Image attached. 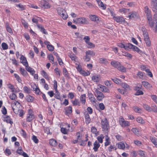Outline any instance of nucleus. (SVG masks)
I'll return each mask as SVG.
<instances>
[{"label": "nucleus", "instance_id": "c03bdc74", "mask_svg": "<svg viewBox=\"0 0 157 157\" xmlns=\"http://www.w3.org/2000/svg\"><path fill=\"white\" fill-rule=\"evenodd\" d=\"M120 85L124 89H128L129 88V85L126 83L121 82V83L120 84Z\"/></svg>", "mask_w": 157, "mask_h": 157}, {"label": "nucleus", "instance_id": "f03ea898", "mask_svg": "<svg viewBox=\"0 0 157 157\" xmlns=\"http://www.w3.org/2000/svg\"><path fill=\"white\" fill-rule=\"evenodd\" d=\"M111 64L114 67L117 68L119 71L123 72L126 71V68L122 65L120 63L115 61L111 62Z\"/></svg>", "mask_w": 157, "mask_h": 157}, {"label": "nucleus", "instance_id": "052dcab7", "mask_svg": "<svg viewBox=\"0 0 157 157\" xmlns=\"http://www.w3.org/2000/svg\"><path fill=\"white\" fill-rule=\"evenodd\" d=\"M47 48L48 50L50 51H53L54 49V47L51 44L48 45Z\"/></svg>", "mask_w": 157, "mask_h": 157}, {"label": "nucleus", "instance_id": "37998d69", "mask_svg": "<svg viewBox=\"0 0 157 157\" xmlns=\"http://www.w3.org/2000/svg\"><path fill=\"white\" fill-rule=\"evenodd\" d=\"M75 34L76 36V38H78L80 39H82L83 36V35L78 32L75 33Z\"/></svg>", "mask_w": 157, "mask_h": 157}, {"label": "nucleus", "instance_id": "13d9d810", "mask_svg": "<svg viewBox=\"0 0 157 157\" xmlns=\"http://www.w3.org/2000/svg\"><path fill=\"white\" fill-rule=\"evenodd\" d=\"M63 74L66 77H68L69 75L67 71L66 68H64L63 69Z\"/></svg>", "mask_w": 157, "mask_h": 157}, {"label": "nucleus", "instance_id": "8fccbe9b", "mask_svg": "<svg viewBox=\"0 0 157 157\" xmlns=\"http://www.w3.org/2000/svg\"><path fill=\"white\" fill-rule=\"evenodd\" d=\"M140 69L142 70L145 71L146 72L149 71V69H148L145 66L141 65L140 67Z\"/></svg>", "mask_w": 157, "mask_h": 157}, {"label": "nucleus", "instance_id": "1a4fd4ad", "mask_svg": "<svg viewBox=\"0 0 157 157\" xmlns=\"http://www.w3.org/2000/svg\"><path fill=\"white\" fill-rule=\"evenodd\" d=\"M128 47H129L128 48L132 49L134 51H136L138 53H140L141 52V51L137 47L131 44L128 43Z\"/></svg>", "mask_w": 157, "mask_h": 157}, {"label": "nucleus", "instance_id": "b1692460", "mask_svg": "<svg viewBox=\"0 0 157 157\" xmlns=\"http://www.w3.org/2000/svg\"><path fill=\"white\" fill-rule=\"evenodd\" d=\"M99 62L100 63L107 64L108 63V62L107 59L104 58H101L99 59Z\"/></svg>", "mask_w": 157, "mask_h": 157}, {"label": "nucleus", "instance_id": "f257e3e1", "mask_svg": "<svg viewBox=\"0 0 157 157\" xmlns=\"http://www.w3.org/2000/svg\"><path fill=\"white\" fill-rule=\"evenodd\" d=\"M101 124L102 131L105 133H108L109 129V126L108 121L106 118L101 120Z\"/></svg>", "mask_w": 157, "mask_h": 157}, {"label": "nucleus", "instance_id": "49530a36", "mask_svg": "<svg viewBox=\"0 0 157 157\" xmlns=\"http://www.w3.org/2000/svg\"><path fill=\"white\" fill-rule=\"evenodd\" d=\"M141 30L143 32V34L144 36H145V35H148V33L147 32V30L144 27H142L141 28Z\"/></svg>", "mask_w": 157, "mask_h": 157}, {"label": "nucleus", "instance_id": "a18cd8bd", "mask_svg": "<svg viewBox=\"0 0 157 157\" xmlns=\"http://www.w3.org/2000/svg\"><path fill=\"white\" fill-rule=\"evenodd\" d=\"M86 54L88 55H91L92 56H94L95 53L92 51L89 50L86 52Z\"/></svg>", "mask_w": 157, "mask_h": 157}, {"label": "nucleus", "instance_id": "f3484780", "mask_svg": "<svg viewBox=\"0 0 157 157\" xmlns=\"http://www.w3.org/2000/svg\"><path fill=\"white\" fill-rule=\"evenodd\" d=\"M25 67L26 70L29 72L32 75H34L35 71L32 68L29 67L28 65H26Z\"/></svg>", "mask_w": 157, "mask_h": 157}, {"label": "nucleus", "instance_id": "7ed1b4c3", "mask_svg": "<svg viewBox=\"0 0 157 157\" xmlns=\"http://www.w3.org/2000/svg\"><path fill=\"white\" fill-rule=\"evenodd\" d=\"M149 21V26L152 27L154 26V24L155 25V32H157V13H155L153 17V22L152 21V19L151 20H148Z\"/></svg>", "mask_w": 157, "mask_h": 157}, {"label": "nucleus", "instance_id": "aec40b11", "mask_svg": "<svg viewBox=\"0 0 157 157\" xmlns=\"http://www.w3.org/2000/svg\"><path fill=\"white\" fill-rule=\"evenodd\" d=\"M85 118L86 120V124H88L90 121V118L89 114L87 113H85Z\"/></svg>", "mask_w": 157, "mask_h": 157}, {"label": "nucleus", "instance_id": "dca6fc26", "mask_svg": "<svg viewBox=\"0 0 157 157\" xmlns=\"http://www.w3.org/2000/svg\"><path fill=\"white\" fill-rule=\"evenodd\" d=\"M20 59H22V61H21V63H22L25 66L26 65H28V63L26 60V58L25 57L21 55L20 57Z\"/></svg>", "mask_w": 157, "mask_h": 157}, {"label": "nucleus", "instance_id": "864d4df0", "mask_svg": "<svg viewBox=\"0 0 157 157\" xmlns=\"http://www.w3.org/2000/svg\"><path fill=\"white\" fill-rule=\"evenodd\" d=\"M69 56L72 60H75L76 56L73 53H71L69 55Z\"/></svg>", "mask_w": 157, "mask_h": 157}, {"label": "nucleus", "instance_id": "2eb2a0df", "mask_svg": "<svg viewBox=\"0 0 157 157\" xmlns=\"http://www.w3.org/2000/svg\"><path fill=\"white\" fill-rule=\"evenodd\" d=\"M41 7L44 8H48L50 7V5L49 3L45 2L44 0L41 2Z\"/></svg>", "mask_w": 157, "mask_h": 157}, {"label": "nucleus", "instance_id": "4d7b16f0", "mask_svg": "<svg viewBox=\"0 0 157 157\" xmlns=\"http://www.w3.org/2000/svg\"><path fill=\"white\" fill-rule=\"evenodd\" d=\"M136 120L137 122L141 124H143L144 122V120L141 117H137L136 118Z\"/></svg>", "mask_w": 157, "mask_h": 157}, {"label": "nucleus", "instance_id": "c9c22d12", "mask_svg": "<svg viewBox=\"0 0 157 157\" xmlns=\"http://www.w3.org/2000/svg\"><path fill=\"white\" fill-rule=\"evenodd\" d=\"M122 55L124 56L129 58L130 59H131L132 56L131 54L125 52H122Z\"/></svg>", "mask_w": 157, "mask_h": 157}, {"label": "nucleus", "instance_id": "58836bf2", "mask_svg": "<svg viewBox=\"0 0 157 157\" xmlns=\"http://www.w3.org/2000/svg\"><path fill=\"white\" fill-rule=\"evenodd\" d=\"M142 84L145 87L147 88H149L151 86V85L147 82H142Z\"/></svg>", "mask_w": 157, "mask_h": 157}, {"label": "nucleus", "instance_id": "603ef678", "mask_svg": "<svg viewBox=\"0 0 157 157\" xmlns=\"http://www.w3.org/2000/svg\"><path fill=\"white\" fill-rule=\"evenodd\" d=\"M41 74L45 78H48L47 74L44 70L41 71Z\"/></svg>", "mask_w": 157, "mask_h": 157}, {"label": "nucleus", "instance_id": "c756f323", "mask_svg": "<svg viewBox=\"0 0 157 157\" xmlns=\"http://www.w3.org/2000/svg\"><path fill=\"white\" fill-rule=\"evenodd\" d=\"M128 44H126L125 45H124L122 43H119L118 44V46L121 48H124L125 50H128Z\"/></svg>", "mask_w": 157, "mask_h": 157}, {"label": "nucleus", "instance_id": "393cba45", "mask_svg": "<svg viewBox=\"0 0 157 157\" xmlns=\"http://www.w3.org/2000/svg\"><path fill=\"white\" fill-rule=\"evenodd\" d=\"M25 99L28 102H32L33 101L34 98L30 95H28L26 97Z\"/></svg>", "mask_w": 157, "mask_h": 157}, {"label": "nucleus", "instance_id": "6e6d98bb", "mask_svg": "<svg viewBox=\"0 0 157 157\" xmlns=\"http://www.w3.org/2000/svg\"><path fill=\"white\" fill-rule=\"evenodd\" d=\"M2 47L3 50H6L8 48V45L5 43H2Z\"/></svg>", "mask_w": 157, "mask_h": 157}, {"label": "nucleus", "instance_id": "79ce46f5", "mask_svg": "<svg viewBox=\"0 0 157 157\" xmlns=\"http://www.w3.org/2000/svg\"><path fill=\"white\" fill-rule=\"evenodd\" d=\"M17 103H18L19 104H20L19 103L18 101H16V104H15V105L14 106H12V108L13 109V110L14 112L15 113H17V112L18 111V109H15L14 108V107H16V105Z\"/></svg>", "mask_w": 157, "mask_h": 157}, {"label": "nucleus", "instance_id": "f704fd0d", "mask_svg": "<svg viewBox=\"0 0 157 157\" xmlns=\"http://www.w3.org/2000/svg\"><path fill=\"white\" fill-rule=\"evenodd\" d=\"M71 102L73 105H77L78 106L80 105V102L78 99H75L74 101H71Z\"/></svg>", "mask_w": 157, "mask_h": 157}, {"label": "nucleus", "instance_id": "39448f33", "mask_svg": "<svg viewBox=\"0 0 157 157\" xmlns=\"http://www.w3.org/2000/svg\"><path fill=\"white\" fill-rule=\"evenodd\" d=\"M57 10L59 14L62 17L63 19H66L67 18L68 16L66 11L63 9L61 7H59Z\"/></svg>", "mask_w": 157, "mask_h": 157}, {"label": "nucleus", "instance_id": "0eeeda50", "mask_svg": "<svg viewBox=\"0 0 157 157\" xmlns=\"http://www.w3.org/2000/svg\"><path fill=\"white\" fill-rule=\"evenodd\" d=\"M144 10L146 14L147 20H151L152 19V16L151 13V11L149 9L148 6H146L144 7Z\"/></svg>", "mask_w": 157, "mask_h": 157}, {"label": "nucleus", "instance_id": "338daca9", "mask_svg": "<svg viewBox=\"0 0 157 157\" xmlns=\"http://www.w3.org/2000/svg\"><path fill=\"white\" fill-rule=\"evenodd\" d=\"M8 87L9 88L12 90V92H14V91L15 88L11 84H9L7 85Z\"/></svg>", "mask_w": 157, "mask_h": 157}, {"label": "nucleus", "instance_id": "ddd939ff", "mask_svg": "<svg viewBox=\"0 0 157 157\" xmlns=\"http://www.w3.org/2000/svg\"><path fill=\"white\" fill-rule=\"evenodd\" d=\"M119 122L122 127H125L129 125L128 122L124 121V119H120Z\"/></svg>", "mask_w": 157, "mask_h": 157}, {"label": "nucleus", "instance_id": "2f4dec72", "mask_svg": "<svg viewBox=\"0 0 157 157\" xmlns=\"http://www.w3.org/2000/svg\"><path fill=\"white\" fill-rule=\"evenodd\" d=\"M150 139L151 142L155 146H157V139L155 137H150Z\"/></svg>", "mask_w": 157, "mask_h": 157}, {"label": "nucleus", "instance_id": "5701e85b", "mask_svg": "<svg viewBox=\"0 0 157 157\" xmlns=\"http://www.w3.org/2000/svg\"><path fill=\"white\" fill-rule=\"evenodd\" d=\"M94 147L93 148V149L95 151H97L98 150V148L99 147L100 145L97 141H96L94 142Z\"/></svg>", "mask_w": 157, "mask_h": 157}, {"label": "nucleus", "instance_id": "3c124183", "mask_svg": "<svg viewBox=\"0 0 157 157\" xmlns=\"http://www.w3.org/2000/svg\"><path fill=\"white\" fill-rule=\"evenodd\" d=\"M80 73L84 76H87L89 75L90 73V72L89 71L86 72L85 71H84L83 70H82V71H81Z\"/></svg>", "mask_w": 157, "mask_h": 157}, {"label": "nucleus", "instance_id": "6e6552de", "mask_svg": "<svg viewBox=\"0 0 157 157\" xmlns=\"http://www.w3.org/2000/svg\"><path fill=\"white\" fill-rule=\"evenodd\" d=\"M34 115L33 113L32 110H29L27 117L26 121L29 122H30L34 118Z\"/></svg>", "mask_w": 157, "mask_h": 157}, {"label": "nucleus", "instance_id": "4468645a", "mask_svg": "<svg viewBox=\"0 0 157 157\" xmlns=\"http://www.w3.org/2000/svg\"><path fill=\"white\" fill-rule=\"evenodd\" d=\"M144 36V40L147 45V46H150L151 45V42L148 36V35H145V36Z\"/></svg>", "mask_w": 157, "mask_h": 157}, {"label": "nucleus", "instance_id": "20e7f679", "mask_svg": "<svg viewBox=\"0 0 157 157\" xmlns=\"http://www.w3.org/2000/svg\"><path fill=\"white\" fill-rule=\"evenodd\" d=\"M73 21L75 24L79 25L87 24L89 23L87 19L85 17H80L76 18L73 20Z\"/></svg>", "mask_w": 157, "mask_h": 157}, {"label": "nucleus", "instance_id": "09e8293b", "mask_svg": "<svg viewBox=\"0 0 157 157\" xmlns=\"http://www.w3.org/2000/svg\"><path fill=\"white\" fill-rule=\"evenodd\" d=\"M48 58L51 62L52 63L54 62V58L52 55H48Z\"/></svg>", "mask_w": 157, "mask_h": 157}, {"label": "nucleus", "instance_id": "69168bd1", "mask_svg": "<svg viewBox=\"0 0 157 157\" xmlns=\"http://www.w3.org/2000/svg\"><path fill=\"white\" fill-rule=\"evenodd\" d=\"M19 149H18L16 151L17 153L20 155H21L22 154V152L23 151V150L21 148V147H19Z\"/></svg>", "mask_w": 157, "mask_h": 157}, {"label": "nucleus", "instance_id": "4be33fe9", "mask_svg": "<svg viewBox=\"0 0 157 157\" xmlns=\"http://www.w3.org/2000/svg\"><path fill=\"white\" fill-rule=\"evenodd\" d=\"M99 6L101 7H102L103 9L105 10L106 9V6L105 4H104L101 1V0H96Z\"/></svg>", "mask_w": 157, "mask_h": 157}, {"label": "nucleus", "instance_id": "72a5a7b5", "mask_svg": "<svg viewBox=\"0 0 157 157\" xmlns=\"http://www.w3.org/2000/svg\"><path fill=\"white\" fill-rule=\"evenodd\" d=\"M117 147L119 149H124L125 147L124 144L121 142L117 144Z\"/></svg>", "mask_w": 157, "mask_h": 157}, {"label": "nucleus", "instance_id": "bb28decb", "mask_svg": "<svg viewBox=\"0 0 157 157\" xmlns=\"http://www.w3.org/2000/svg\"><path fill=\"white\" fill-rule=\"evenodd\" d=\"M37 26L39 28L40 31L42 32L44 34H48L47 32L46 31V30L44 29V27H42L40 25H37Z\"/></svg>", "mask_w": 157, "mask_h": 157}, {"label": "nucleus", "instance_id": "774afa93", "mask_svg": "<svg viewBox=\"0 0 157 157\" xmlns=\"http://www.w3.org/2000/svg\"><path fill=\"white\" fill-rule=\"evenodd\" d=\"M61 132L64 134H67V129L65 128H61Z\"/></svg>", "mask_w": 157, "mask_h": 157}, {"label": "nucleus", "instance_id": "680f3d73", "mask_svg": "<svg viewBox=\"0 0 157 157\" xmlns=\"http://www.w3.org/2000/svg\"><path fill=\"white\" fill-rule=\"evenodd\" d=\"M113 82L117 84H120L121 83V81L120 79H112Z\"/></svg>", "mask_w": 157, "mask_h": 157}, {"label": "nucleus", "instance_id": "a878e982", "mask_svg": "<svg viewBox=\"0 0 157 157\" xmlns=\"http://www.w3.org/2000/svg\"><path fill=\"white\" fill-rule=\"evenodd\" d=\"M49 143L50 145L53 146H55L57 144L56 141L53 139H51L50 140Z\"/></svg>", "mask_w": 157, "mask_h": 157}, {"label": "nucleus", "instance_id": "a19ab883", "mask_svg": "<svg viewBox=\"0 0 157 157\" xmlns=\"http://www.w3.org/2000/svg\"><path fill=\"white\" fill-rule=\"evenodd\" d=\"M129 9H126L124 8H123L121 9H120L119 11L122 12H123L124 13H126L129 12Z\"/></svg>", "mask_w": 157, "mask_h": 157}, {"label": "nucleus", "instance_id": "0e129e2a", "mask_svg": "<svg viewBox=\"0 0 157 157\" xmlns=\"http://www.w3.org/2000/svg\"><path fill=\"white\" fill-rule=\"evenodd\" d=\"M143 92L142 91L140 90V89L138 90L135 93V95H142L143 94Z\"/></svg>", "mask_w": 157, "mask_h": 157}, {"label": "nucleus", "instance_id": "e433bc0d", "mask_svg": "<svg viewBox=\"0 0 157 157\" xmlns=\"http://www.w3.org/2000/svg\"><path fill=\"white\" fill-rule=\"evenodd\" d=\"M143 106L144 109L148 111L151 112L152 110V109L149 106L146 104H144Z\"/></svg>", "mask_w": 157, "mask_h": 157}, {"label": "nucleus", "instance_id": "cd10ccee", "mask_svg": "<svg viewBox=\"0 0 157 157\" xmlns=\"http://www.w3.org/2000/svg\"><path fill=\"white\" fill-rule=\"evenodd\" d=\"M86 95L84 94L81 95L80 98V101L82 102V104L84 105L86 101Z\"/></svg>", "mask_w": 157, "mask_h": 157}, {"label": "nucleus", "instance_id": "e2e57ef3", "mask_svg": "<svg viewBox=\"0 0 157 157\" xmlns=\"http://www.w3.org/2000/svg\"><path fill=\"white\" fill-rule=\"evenodd\" d=\"M15 6L17 7H19L20 8L21 10H23L25 9L24 6L23 5H21V4H16Z\"/></svg>", "mask_w": 157, "mask_h": 157}, {"label": "nucleus", "instance_id": "5fc2aeb1", "mask_svg": "<svg viewBox=\"0 0 157 157\" xmlns=\"http://www.w3.org/2000/svg\"><path fill=\"white\" fill-rule=\"evenodd\" d=\"M132 108L136 112L139 113V111L141 110V109L137 106H133L132 107Z\"/></svg>", "mask_w": 157, "mask_h": 157}, {"label": "nucleus", "instance_id": "c85d7f7f", "mask_svg": "<svg viewBox=\"0 0 157 157\" xmlns=\"http://www.w3.org/2000/svg\"><path fill=\"white\" fill-rule=\"evenodd\" d=\"M56 90V92L55 94H54L55 97V98L58 99L59 100H61V97L60 96V94L59 93L57 89L55 90Z\"/></svg>", "mask_w": 157, "mask_h": 157}, {"label": "nucleus", "instance_id": "412c9836", "mask_svg": "<svg viewBox=\"0 0 157 157\" xmlns=\"http://www.w3.org/2000/svg\"><path fill=\"white\" fill-rule=\"evenodd\" d=\"M72 108L71 106L66 107L65 108V114L67 115H68V114H71L72 113Z\"/></svg>", "mask_w": 157, "mask_h": 157}, {"label": "nucleus", "instance_id": "4c0bfd02", "mask_svg": "<svg viewBox=\"0 0 157 157\" xmlns=\"http://www.w3.org/2000/svg\"><path fill=\"white\" fill-rule=\"evenodd\" d=\"M6 28L7 31L10 33H13L12 30L11 28L9 26L8 23L6 24Z\"/></svg>", "mask_w": 157, "mask_h": 157}, {"label": "nucleus", "instance_id": "a211bd4d", "mask_svg": "<svg viewBox=\"0 0 157 157\" xmlns=\"http://www.w3.org/2000/svg\"><path fill=\"white\" fill-rule=\"evenodd\" d=\"M128 17L130 19H132L137 17V13L135 12H132L129 13Z\"/></svg>", "mask_w": 157, "mask_h": 157}, {"label": "nucleus", "instance_id": "423d86ee", "mask_svg": "<svg viewBox=\"0 0 157 157\" xmlns=\"http://www.w3.org/2000/svg\"><path fill=\"white\" fill-rule=\"evenodd\" d=\"M95 96L97 100L99 101H101L105 97L104 94L97 89L95 90Z\"/></svg>", "mask_w": 157, "mask_h": 157}, {"label": "nucleus", "instance_id": "de8ad7c7", "mask_svg": "<svg viewBox=\"0 0 157 157\" xmlns=\"http://www.w3.org/2000/svg\"><path fill=\"white\" fill-rule=\"evenodd\" d=\"M104 137L103 135H101L100 136H98L97 137V139L98 141L100 143H102L103 142V139L104 138Z\"/></svg>", "mask_w": 157, "mask_h": 157}, {"label": "nucleus", "instance_id": "f8f14e48", "mask_svg": "<svg viewBox=\"0 0 157 157\" xmlns=\"http://www.w3.org/2000/svg\"><path fill=\"white\" fill-rule=\"evenodd\" d=\"M99 88H98V89L102 92L108 93L109 92V90L105 86L100 85H99Z\"/></svg>", "mask_w": 157, "mask_h": 157}, {"label": "nucleus", "instance_id": "6ab92c4d", "mask_svg": "<svg viewBox=\"0 0 157 157\" xmlns=\"http://www.w3.org/2000/svg\"><path fill=\"white\" fill-rule=\"evenodd\" d=\"M90 18L92 21L94 22H97L99 20L98 17L94 15H91L90 16Z\"/></svg>", "mask_w": 157, "mask_h": 157}, {"label": "nucleus", "instance_id": "9d476101", "mask_svg": "<svg viewBox=\"0 0 157 157\" xmlns=\"http://www.w3.org/2000/svg\"><path fill=\"white\" fill-rule=\"evenodd\" d=\"M113 18L117 22L119 23L120 24H121L122 22H124L125 21V20L124 18L122 17L114 16L113 17Z\"/></svg>", "mask_w": 157, "mask_h": 157}, {"label": "nucleus", "instance_id": "bf43d9fd", "mask_svg": "<svg viewBox=\"0 0 157 157\" xmlns=\"http://www.w3.org/2000/svg\"><path fill=\"white\" fill-rule=\"evenodd\" d=\"M32 140L35 143L37 144L38 143L39 140L37 138L36 136L33 135L32 137Z\"/></svg>", "mask_w": 157, "mask_h": 157}, {"label": "nucleus", "instance_id": "9b49d317", "mask_svg": "<svg viewBox=\"0 0 157 157\" xmlns=\"http://www.w3.org/2000/svg\"><path fill=\"white\" fill-rule=\"evenodd\" d=\"M151 6L153 11L157 12V0H151Z\"/></svg>", "mask_w": 157, "mask_h": 157}, {"label": "nucleus", "instance_id": "7c9ffc66", "mask_svg": "<svg viewBox=\"0 0 157 157\" xmlns=\"http://www.w3.org/2000/svg\"><path fill=\"white\" fill-rule=\"evenodd\" d=\"M23 90L25 93L28 94H30L31 92V90L30 89L26 86H25L23 87Z\"/></svg>", "mask_w": 157, "mask_h": 157}, {"label": "nucleus", "instance_id": "473e14b6", "mask_svg": "<svg viewBox=\"0 0 157 157\" xmlns=\"http://www.w3.org/2000/svg\"><path fill=\"white\" fill-rule=\"evenodd\" d=\"M5 121L7 123H10L11 124H12L13 123V121L11 120L9 116H7L5 118Z\"/></svg>", "mask_w": 157, "mask_h": 157}, {"label": "nucleus", "instance_id": "ea45409f", "mask_svg": "<svg viewBox=\"0 0 157 157\" xmlns=\"http://www.w3.org/2000/svg\"><path fill=\"white\" fill-rule=\"evenodd\" d=\"M42 20V19H40V18L39 17H37L36 18H33L32 19V21L33 22L37 23L38 22V21Z\"/></svg>", "mask_w": 157, "mask_h": 157}]
</instances>
